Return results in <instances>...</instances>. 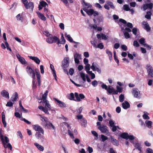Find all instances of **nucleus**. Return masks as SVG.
Wrapping results in <instances>:
<instances>
[{"label": "nucleus", "instance_id": "nucleus-1", "mask_svg": "<svg viewBox=\"0 0 153 153\" xmlns=\"http://www.w3.org/2000/svg\"><path fill=\"white\" fill-rule=\"evenodd\" d=\"M58 40V38L56 36L52 37H51L50 36L49 37L47 38L46 40V42L50 44L57 42Z\"/></svg>", "mask_w": 153, "mask_h": 153}, {"label": "nucleus", "instance_id": "nucleus-2", "mask_svg": "<svg viewBox=\"0 0 153 153\" xmlns=\"http://www.w3.org/2000/svg\"><path fill=\"white\" fill-rule=\"evenodd\" d=\"M108 127L103 125H102L101 126H98V128L100 130L101 132L103 133H105L106 134H109V132L108 129Z\"/></svg>", "mask_w": 153, "mask_h": 153}, {"label": "nucleus", "instance_id": "nucleus-3", "mask_svg": "<svg viewBox=\"0 0 153 153\" xmlns=\"http://www.w3.org/2000/svg\"><path fill=\"white\" fill-rule=\"evenodd\" d=\"M69 58L68 57H65L62 61V68H67L69 66Z\"/></svg>", "mask_w": 153, "mask_h": 153}, {"label": "nucleus", "instance_id": "nucleus-4", "mask_svg": "<svg viewBox=\"0 0 153 153\" xmlns=\"http://www.w3.org/2000/svg\"><path fill=\"white\" fill-rule=\"evenodd\" d=\"M74 97L76 99L74 101L77 102H80L81 101V99H84L85 98V96L83 94H79L77 92L75 93Z\"/></svg>", "mask_w": 153, "mask_h": 153}, {"label": "nucleus", "instance_id": "nucleus-5", "mask_svg": "<svg viewBox=\"0 0 153 153\" xmlns=\"http://www.w3.org/2000/svg\"><path fill=\"white\" fill-rule=\"evenodd\" d=\"M131 142L134 145L135 148V149H133L134 150L136 149L140 151L139 153H142V148L141 145L140 143H135L133 141H131Z\"/></svg>", "mask_w": 153, "mask_h": 153}, {"label": "nucleus", "instance_id": "nucleus-6", "mask_svg": "<svg viewBox=\"0 0 153 153\" xmlns=\"http://www.w3.org/2000/svg\"><path fill=\"white\" fill-rule=\"evenodd\" d=\"M35 71L36 74V76L37 79V80L38 85L39 87L41 85V75L39 72V70L38 69L36 68L35 69Z\"/></svg>", "mask_w": 153, "mask_h": 153}, {"label": "nucleus", "instance_id": "nucleus-7", "mask_svg": "<svg viewBox=\"0 0 153 153\" xmlns=\"http://www.w3.org/2000/svg\"><path fill=\"white\" fill-rule=\"evenodd\" d=\"M146 69L148 74L151 77H153V68L150 65H147L146 66Z\"/></svg>", "mask_w": 153, "mask_h": 153}, {"label": "nucleus", "instance_id": "nucleus-8", "mask_svg": "<svg viewBox=\"0 0 153 153\" xmlns=\"http://www.w3.org/2000/svg\"><path fill=\"white\" fill-rule=\"evenodd\" d=\"M33 128L35 131H38L44 134V131L40 126L37 125H34L33 126Z\"/></svg>", "mask_w": 153, "mask_h": 153}, {"label": "nucleus", "instance_id": "nucleus-9", "mask_svg": "<svg viewBox=\"0 0 153 153\" xmlns=\"http://www.w3.org/2000/svg\"><path fill=\"white\" fill-rule=\"evenodd\" d=\"M55 101L57 102L58 105L60 107L64 108L66 106V104L63 102H62L56 98L54 99Z\"/></svg>", "mask_w": 153, "mask_h": 153}, {"label": "nucleus", "instance_id": "nucleus-10", "mask_svg": "<svg viewBox=\"0 0 153 153\" xmlns=\"http://www.w3.org/2000/svg\"><path fill=\"white\" fill-rule=\"evenodd\" d=\"M26 71L28 74L30 76L35 73L34 70L31 67L29 66H27V67Z\"/></svg>", "mask_w": 153, "mask_h": 153}, {"label": "nucleus", "instance_id": "nucleus-11", "mask_svg": "<svg viewBox=\"0 0 153 153\" xmlns=\"http://www.w3.org/2000/svg\"><path fill=\"white\" fill-rule=\"evenodd\" d=\"M34 4L33 2L31 1H29L28 2L25 7L26 9H30L33 10L34 8Z\"/></svg>", "mask_w": 153, "mask_h": 153}, {"label": "nucleus", "instance_id": "nucleus-12", "mask_svg": "<svg viewBox=\"0 0 153 153\" xmlns=\"http://www.w3.org/2000/svg\"><path fill=\"white\" fill-rule=\"evenodd\" d=\"M142 25L144 26V28L147 31H149L150 30L151 28L147 22L143 21L142 22Z\"/></svg>", "mask_w": 153, "mask_h": 153}, {"label": "nucleus", "instance_id": "nucleus-13", "mask_svg": "<svg viewBox=\"0 0 153 153\" xmlns=\"http://www.w3.org/2000/svg\"><path fill=\"white\" fill-rule=\"evenodd\" d=\"M83 9L89 16H91L93 14L94 12L93 9H90L88 10L85 8H83Z\"/></svg>", "mask_w": 153, "mask_h": 153}, {"label": "nucleus", "instance_id": "nucleus-14", "mask_svg": "<svg viewBox=\"0 0 153 153\" xmlns=\"http://www.w3.org/2000/svg\"><path fill=\"white\" fill-rule=\"evenodd\" d=\"M28 57L30 59L34 61L36 64H39L41 61L38 57L33 56H29Z\"/></svg>", "mask_w": 153, "mask_h": 153}, {"label": "nucleus", "instance_id": "nucleus-15", "mask_svg": "<svg viewBox=\"0 0 153 153\" xmlns=\"http://www.w3.org/2000/svg\"><path fill=\"white\" fill-rule=\"evenodd\" d=\"M122 105L123 108L124 109H127L130 107L129 103L127 101H125L122 103Z\"/></svg>", "mask_w": 153, "mask_h": 153}, {"label": "nucleus", "instance_id": "nucleus-16", "mask_svg": "<svg viewBox=\"0 0 153 153\" xmlns=\"http://www.w3.org/2000/svg\"><path fill=\"white\" fill-rule=\"evenodd\" d=\"M38 17L42 20L44 21H45L46 20V18L45 16L43 14L41 13L39 11L36 12Z\"/></svg>", "mask_w": 153, "mask_h": 153}, {"label": "nucleus", "instance_id": "nucleus-17", "mask_svg": "<svg viewBox=\"0 0 153 153\" xmlns=\"http://www.w3.org/2000/svg\"><path fill=\"white\" fill-rule=\"evenodd\" d=\"M61 39H62V41H60L58 38V42L57 43V44L59 45V44H64L65 43L66 41L64 39L63 34L62 33H61Z\"/></svg>", "mask_w": 153, "mask_h": 153}, {"label": "nucleus", "instance_id": "nucleus-18", "mask_svg": "<svg viewBox=\"0 0 153 153\" xmlns=\"http://www.w3.org/2000/svg\"><path fill=\"white\" fill-rule=\"evenodd\" d=\"M111 142L112 144L116 146H118L119 145L118 141L116 139L114 138L113 137L111 136Z\"/></svg>", "mask_w": 153, "mask_h": 153}, {"label": "nucleus", "instance_id": "nucleus-19", "mask_svg": "<svg viewBox=\"0 0 153 153\" xmlns=\"http://www.w3.org/2000/svg\"><path fill=\"white\" fill-rule=\"evenodd\" d=\"M67 98L70 100H75L74 99V95L73 93H71L70 94H67Z\"/></svg>", "mask_w": 153, "mask_h": 153}, {"label": "nucleus", "instance_id": "nucleus-20", "mask_svg": "<svg viewBox=\"0 0 153 153\" xmlns=\"http://www.w3.org/2000/svg\"><path fill=\"white\" fill-rule=\"evenodd\" d=\"M14 95H13L11 98V100L13 102L16 101L18 98V94L17 92H15Z\"/></svg>", "mask_w": 153, "mask_h": 153}, {"label": "nucleus", "instance_id": "nucleus-21", "mask_svg": "<svg viewBox=\"0 0 153 153\" xmlns=\"http://www.w3.org/2000/svg\"><path fill=\"white\" fill-rule=\"evenodd\" d=\"M1 94L4 97L7 98H9L8 92L4 90H3L1 92Z\"/></svg>", "mask_w": 153, "mask_h": 153}, {"label": "nucleus", "instance_id": "nucleus-22", "mask_svg": "<svg viewBox=\"0 0 153 153\" xmlns=\"http://www.w3.org/2000/svg\"><path fill=\"white\" fill-rule=\"evenodd\" d=\"M137 89L136 88H134L133 89L132 93L134 94V97L136 98H139L138 96L139 93L137 91Z\"/></svg>", "mask_w": 153, "mask_h": 153}, {"label": "nucleus", "instance_id": "nucleus-23", "mask_svg": "<svg viewBox=\"0 0 153 153\" xmlns=\"http://www.w3.org/2000/svg\"><path fill=\"white\" fill-rule=\"evenodd\" d=\"M36 136L37 138L38 139H40L42 142H43V136L39 132H37L36 134Z\"/></svg>", "mask_w": 153, "mask_h": 153}, {"label": "nucleus", "instance_id": "nucleus-24", "mask_svg": "<svg viewBox=\"0 0 153 153\" xmlns=\"http://www.w3.org/2000/svg\"><path fill=\"white\" fill-rule=\"evenodd\" d=\"M34 145L37 147L38 149L40 151H43L44 150V147L40 145L37 143H34Z\"/></svg>", "mask_w": 153, "mask_h": 153}, {"label": "nucleus", "instance_id": "nucleus-25", "mask_svg": "<svg viewBox=\"0 0 153 153\" xmlns=\"http://www.w3.org/2000/svg\"><path fill=\"white\" fill-rule=\"evenodd\" d=\"M16 18L17 20L23 22L24 20V18L22 16V14H19L16 16Z\"/></svg>", "mask_w": 153, "mask_h": 153}, {"label": "nucleus", "instance_id": "nucleus-26", "mask_svg": "<svg viewBox=\"0 0 153 153\" xmlns=\"http://www.w3.org/2000/svg\"><path fill=\"white\" fill-rule=\"evenodd\" d=\"M128 134L127 133L124 132L122 133L120 135V137L123 138L128 139Z\"/></svg>", "mask_w": 153, "mask_h": 153}, {"label": "nucleus", "instance_id": "nucleus-27", "mask_svg": "<svg viewBox=\"0 0 153 153\" xmlns=\"http://www.w3.org/2000/svg\"><path fill=\"white\" fill-rule=\"evenodd\" d=\"M145 123L146 126L148 128H150L152 127V122L151 121L146 120Z\"/></svg>", "mask_w": 153, "mask_h": 153}, {"label": "nucleus", "instance_id": "nucleus-28", "mask_svg": "<svg viewBox=\"0 0 153 153\" xmlns=\"http://www.w3.org/2000/svg\"><path fill=\"white\" fill-rule=\"evenodd\" d=\"M43 104H45V108H48L49 110L51 109V105L48 101L46 102H43Z\"/></svg>", "mask_w": 153, "mask_h": 153}, {"label": "nucleus", "instance_id": "nucleus-29", "mask_svg": "<svg viewBox=\"0 0 153 153\" xmlns=\"http://www.w3.org/2000/svg\"><path fill=\"white\" fill-rule=\"evenodd\" d=\"M106 90L109 94H111L112 93L114 88L112 87L109 86Z\"/></svg>", "mask_w": 153, "mask_h": 153}, {"label": "nucleus", "instance_id": "nucleus-30", "mask_svg": "<svg viewBox=\"0 0 153 153\" xmlns=\"http://www.w3.org/2000/svg\"><path fill=\"white\" fill-rule=\"evenodd\" d=\"M19 60L23 65L25 64L27 62L25 59L22 57H20L19 58Z\"/></svg>", "mask_w": 153, "mask_h": 153}, {"label": "nucleus", "instance_id": "nucleus-31", "mask_svg": "<svg viewBox=\"0 0 153 153\" xmlns=\"http://www.w3.org/2000/svg\"><path fill=\"white\" fill-rule=\"evenodd\" d=\"M106 3L110 7L113 9H114L115 7L114 5L113 4V3L112 2L109 1H106Z\"/></svg>", "mask_w": 153, "mask_h": 153}, {"label": "nucleus", "instance_id": "nucleus-32", "mask_svg": "<svg viewBox=\"0 0 153 153\" xmlns=\"http://www.w3.org/2000/svg\"><path fill=\"white\" fill-rule=\"evenodd\" d=\"M4 145V148H8L10 149L11 150L12 149V147L10 143H8V144L7 145L6 144H5L4 142L3 143Z\"/></svg>", "mask_w": 153, "mask_h": 153}, {"label": "nucleus", "instance_id": "nucleus-33", "mask_svg": "<svg viewBox=\"0 0 153 153\" xmlns=\"http://www.w3.org/2000/svg\"><path fill=\"white\" fill-rule=\"evenodd\" d=\"M83 6L84 7L83 8H85L86 9H88V8H91L92 6L91 5H90V4H88L87 3H85L84 4H83Z\"/></svg>", "mask_w": 153, "mask_h": 153}, {"label": "nucleus", "instance_id": "nucleus-34", "mask_svg": "<svg viewBox=\"0 0 153 153\" xmlns=\"http://www.w3.org/2000/svg\"><path fill=\"white\" fill-rule=\"evenodd\" d=\"M114 60L118 65L119 64V60L117 59V57L116 56V52L115 51L114 52Z\"/></svg>", "mask_w": 153, "mask_h": 153}, {"label": "nucleus", "instance_id": "nucleus-35", "mask_svg": "<svg viewBox=\"0 0 153 153\" xmlns=\"http://www.w3.org/2000/svg\"><path fill=\"white\" fill-rule=\"evenodd\" d=\"M152 14L150 11H148L147 12L145 16V17L147 19H151V16Z\"/></svg>", "mask_w": 153, "mask_h": 153}, {"label": "nucleus", "instance_id": "nucleus-36", "mask_svg": "<svg viewBox=\"0 0 153 153\" xmlns=\"http://www.w3.org/2000/svg\"><path fill=\"white\" fill-rule=\"evenodd\" d=\"M39 4L40 5L43 7H45L46 5H48L47 3L43 1H40Z\"/></svg>", "mask_w": 153, "mask_h": 153}, {"label": "nucleus", "instance_id": "nucleus-37", "mask_svg": "<svg viewBox=\"0 0 153 153\" xmlns=\"http://www.w3.org/2000/svg\"><path fill=\"white\" fill-rule=\"evenodd\" d=\"M124 96L123 94H121L119 96V101L122 102L124 100Z\"/></svg>", "mask_w": 153, "mask_h": 153}, {"label": "nucleus", "instance_id": "nucleus-38", "mask_svg": "<svg viewBox=\"0 0 153 153\" xmlns=\"http://www.w3.org/2000/svg\"><path fill=\"white\" fill-rule=\"evenodd\" d=\"M46 125L47 126L52 127V128L53 129H55V127L51 122H49V123H46Z\"/></svg>", "mask_w": 153, "mask_h": 153}, {"label": "nucleus", "instance_id": "nucleus-39", "mask_svg": "<svg viewBox=\"0 0 153 153\" xmlns=\"http://www.w3.org/2000/svg\"><path fill=\"white\" fill-rule=\"evenodd\" d=\"M101 138L103 142H104L108 139V137H107L103 134L101 135Z\"/></svg>", "mask_w": 153, "mask_h": 153}, {"label": "nucleus", "instance_id": "nucleus-40", "mask_svg": "<svg viewBox=\"0 0 153 153\" xmlns=\"http://www.w3.org/2000/svg\"><path fill=\"white\" fill-rule=\"evenodd\" d=\"M145 39L144 38H141L139 40V42L140 43L144 45L145 43Z\"/></svg>", "mask_w": 153, "mask_h": 153}, {"label": "nucleus", "instance_id": "nucleus-41", "mask_svg": "<svg viewBox=\"0 0 153 153\" xmlns=\"http://www.w3.org/2000/svg\"><path fill=\"white\" fill-rule=\"evenodd\" d=\"M124 35L126 38L127 39L130 37V34L127 32H125L124 33Z\"/></svg>", "mask_w": 153, "mask_h": 153}, {"label": "nucleus", "instance_id": "nucleus-42", "mask_svg": "<svg viewBox=\"0 0 153 153\" xmlns=\"http://www.w3.org/2000/svg\"><path fill=\"white\" fill-rule=\"evenodd\" d=\"M0 139L2 142V143L4 142V136L2 135V129H1L0 130Z\"/></svg>", "mask_w": 153, "mask_h": 153}, {"label": "nucleus", "instance_id": "nucleus-43", "mask_svg": "<svg viewBox=\"0 0 153 153\" xmlns=\"http://www.w3.org/2000/svg\"><path fill=\"white\" fill-rule=\"evenodd\" d=\"M124 10L126 11H129L130 10V9L128 5L127 4H125L123 6Z\"/></svg>", "mask_w": 153, "mask_h": 153}, {"label": "nucleus", "instance_id": "nucleus-44", "mask_svg": "<svg viewBox=\"0 0 153 153\" xmlns=\"http://www.w3.org/2000/svg\"><path fill=\"white\" fill-rule=\"evenodd\" d=\"M44 94H43L42 96V102H46L47 101L46 100L47 96H45Z\"/></svg>", "mask_w": 153, "mask_h": 153}, {"label": "nucleus", "instance_id": "nucleus-45", "mask_svg": "<svg viewBox=\"0 0 153 153\" xmlns=\"http://www.w3.org/2000/svg\"><path fill=\"white\" fill-rule=\"evenodd\" d=\"M139 121L140 122L141 125L142 126H143L144 127V128H145V127H145V124L144 123V122H143V120L141 119H140L139 120Z\"/></svg>", "mask_w": 153, "mask_h": 153}, {"label": "nucleus", "instance_id": "nucleus-46", "mask_svg": "<svg viewBox=\"0 0 153 153\" xmlns=\"http://www.w3.org/2000/svg\"><path fill=\"white\" fill-rule=\"evenodd\" d=\"M92 134L95 137H97V139L98 137V134L96 131H91Z\"/></svg>", "mask_w": 153, "mask_h": 153}, {"label": "nucleus", "instance_id": "nucleus-47", "mask_svg": "<svg viewBox=\"0 0 153 153\" xmlns=\"http://www.w3.org/2000/svg\"><path fill=\"white\" fill-rule=\"evenodd\" d=\"M98 82L96 80H94L91 82L92 85L94 87H96L98 84Z\"/></svg>", "mask_w": 153, "mask_h": 153}, {"label": "nucleus", "instance_id": "nucleus-48", "mask_svg": "<svg viewBox=\"0 0 153 153\" xmlns=\"http://www.w3.org/2000/svg\"><path fill=\"white\" fill-rule=\"evenodd\" d=\"M68 134L70 135V137L72 139H74V136L73 134L71 132V131L68 130Z\"/></svg>", "mask_w": 153, "mask_h": 153}, {"label": "nucleus", "instance_id": "nucleus-49", "mask_svg": "<svg viewBox=\"0 0 153 153\" xmlns=\"http://www.w3.org/2000/svg\"><path fill=\"white\" fill-rule=\"evenodd\" d=\"M146 5L147 6L148 8H149L150 9H152L153 4L152 3L146 4Z\"/></svg>", "mask_w": 153, "mask_h": 153}, {"label": "nucleus", "instance_id": "nucleus-50", "mask_svg": "<svg viewBox=\"0 0 153 153\" xmlns=\"http://www.w3.org/2000/svg\"><path fill=\"white\" fill-rule=\"evenodd\" d=\"M133 45L136 47H138L140 46L139 44L138 43L137 41L136 40H135L133 42Z\"/></svg>", "mask_w": 153, "mask_h": 153}, {"label": "nucleus", "instance_id": "nucleus-51", "mask_svg": "<svg viewBox=\"0 0 153 153\" xmlns=\"http://www.w3.org/2000/svg\"><path fill=\"white\" fill-rule=\"evenodd\" d=\"M74 72V70L73 68H71L69 71V73L72 76V75Z\"/></svg>", "mask_w": 153, "mask_h": 153}, {"label": "nucleus", "instance_id": "nucleus-52", "mask_svg": "<svg viewBox=\"0 0 153 153\" xmlns=\"http://www.w3.org/2000/svg\"><path fill=\"white\" fill-rule=\"evenodd\" d=\"M13 103L10 101L8 102L6 104V106L8 107H11L13 106Z\"/></svg>", "mask_w": 153, "mask_h": 153}, {"label": "nucleus", "instance_id": "nucleus-53", "mask_svg": "<svg viewBox=\"0 0 153 153\" xmlns=\"http://www.w3.org/2000/svg\"><path fill=\"white\" fill-rule=\"evenodd\" d=\"M67 39L70 42H71L73 41V40L70 35H68L67 36Z\"/></svg>", "mask_w": 153, "mask_h": 153}, {"label": "nucleus", "instance_id": "nucleus-54", "mask_svg": "<svg viewBox=\"0 0 153 153\" xmlns=\"http://www.w3.org/2000/svg\"><path fill=\"white\" fill-rule=\"evenodd\" d=\"M146 152L147 153H153V150L151 148H148L146 149Z\"/></svg>", "mask_w": 153, "mask_h": 153}, {"label": "nucleus", "instance_id": "nucleus-55", "mask_svg": "<svg viewBox=\"0 0 153 153\" xmlns=\"http://www.w3.org/2000/svg\"><path fill=\"white\" fill-rule=\"evenodd\" d=\"M107 54H108V56H110L111 55H113L112 53L109 51L108 49H107L105 50Z\"/></svg>", "mask_w": 153, "mask_h": 153}, {"label": "nucleus", "instance_id": "nucleus-56", "mask_svg": "<svg viewBox=\"0 0 153 153\" xmlns=\"http://www.w3.org/2000/svg\"><path fill=\"white\" fill-rule=\"evenodd\" d=\"M97 47L100 49H102L104 48V45L102 43H100L97 45Z\"/></svg>", "mask_w": 153, "mask_h": 153}, {"label": "nucleus", "instance_id": "nucleus-57", "mask_svg": "<svg viewBox=\"0 0 153 153\" xmlns=\"http://www.w3.org/2000/svg\"><path fill=\"white\" fill-rule=\"evenodd\" d=\"M48 108L44 107L42 110V111L44 112L45 114H49L48 111Z\"/></svg>", "mask_w": 153, "mask_h": 153}, {"label": "nucleus", "instance_id": "nucleus-58", "mask_svg": "<svg viewBox=\"0 0 153 153\" xmlns=\"http://www.w3.org/2000/svg\"><path fill=\"white\" fill-rule=\"evenodd\" d=\"M109 123L110 125V126L111 127L114 126V123L113 121L111 120L109 121Z\"/></svg>", "mask_w": 153, "mask_h": 153}, {"label": "nucleus", "instance_id": "nucleus-59", "mask_svg": "<svg viewBox=\"0 0 153 153\" xmlns=\"http://www.w3.org/2000/svg\"><path fill=\"white\" fill-rule=\"evenodd\" d=\"M44 33L45 34V35L47 37H49L50 36H52V35L49 33V32L47 31H45Z\"/></svg>", "mask_w": 153, "mask_h": 153}, {"label": "nucleus", "instance_id": "nucleus-60", "mask_svg": "<svg viewBox=\"0 0 153 153\" xmlns=\"http://www.w3.org/2000/svg\"><path fill=\"white\" fill-rule=\"evenodd\" d=\"M122 49L125 51H126L127 50V47L126 45H121V46Z\"/></svg>", "mask_w": 153, "mask_h": 153}, {"label": "nucleus", "instance_id": "nucleus-61", "mask_svg": "<svg viewBox=\"0 0 153 153\" xmlns=\"http://www.w3.org/2000/svg\"><path fill=\"white\" fill-rule=\"evenodd\" d=\"M40 69L41 74H44V66L43 65H41L40 66Z\"/></svg>", "mask_w": 153, "mask_h": 153}, {"label": "nucleus", "instance_id": "nucleus-62", "mask_svg": "<svg viewBox=\"0 0 153 153\" xmlns=\"http://www.w3.org/2000/svg\"><path fill=\"white\" fill-rule=\"evenodd\" d=\"M117 91H118V92L121 93L122 92L123 88L121 87L117 86Z\"/></svg>", "mask_w": 153, "mask_h": 153}, {"label": "nucleus", "instance_id": "nucleus-63", "mask_svg": "<svg viewBox=\"0 0 153 153\" xmlns=\"http://www.w3.org/2000/svg\"><path fill=\"white\" fill-rule=\"evenodd\" d=\"M85 70L86 71L88 70H89L90 69V65L88 64H86V65L85 67Z\"/></svg>", "mask_w": 153, "mask_h": 153}, {"label": "nucleus", "instance_id": "nucleus-64", "mask_svg": "<svg viewBox=\"0 0 153 153\" xmlns=\"http://www.w3.org/2000/svg\"><path fill=\"white\" fill-rule=\"evenodd\" d=\"M132 32L133 33L134 35H136L137 33V28H135V27L134 28L132 29Z\"/></svg>", "mask_w": 153, "mask_h": 153}]
</instances>
